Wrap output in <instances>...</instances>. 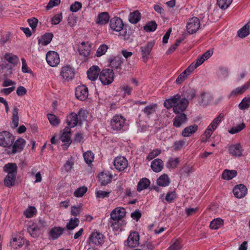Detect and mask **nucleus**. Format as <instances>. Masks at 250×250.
I'll use <instances>...</instances> for the list:
<instances>
[{
	"label": "nucleus",
	"instance_id": "12",
	"mask_svg": "<svg viewBox=\"0 0 250 250\" xmlns=\"http://www.w3.org/2000/svg\"><path fill=\"white\" fill-rule=\"evenodd\" d=\"M110 27L116 32H121L124 27V23L122 19L118 17H114L110 20Z\"/></svg>",
	"mask_w": 250,
	"mask_h": 250
},
{
	"label": "nucleus",
	"instance_id": "14",
	"mask_svg": "<svg viewBox=\"0 0 250 250\" xmlns=\"http://www.w3.org/2000/svg\"><path fill=\"white\" fill-rule=\"evenodd\" d=\"M114 166L116 169L121 171L125 170L127 167L128 161L125 157H117L114 161Z\"/></svg>",
	"mask_w": 250,
	"mask_h": 250
},
{
	"label": "nucleus",
	"instance_id": "23",
	"mask_svg": "<svg viewBox=\"0 0 250 250\" xmlns=\"http://www.w3.org/2000/svg\"><path fill=\"white\" fill-rule=\"evenodd\" d=\"M64 229L61 227L52 228L49 232V237L52 240L58 239L62 234Z\"/></svg>",
	"mask_w": 250,
	"mask_h": 250
},
{
	"label": "nucleus",
	"instance_id": "33",
	"mask_svg": "<svg viewBox=\"0 0 250 250\" xmlns=\"http://www.w3.org/2000/svg\"><path fill=\"white\" fill-rule=\"evenodd\" d=\"M250 88V81L245 83L243 85L238 87L231 92L232 95H237L244 93Z\"/></svg>",
	"mask_w": 250,
	"mask_h": 250
},
{
	"label": "nucleus",
	"instance_id": "40",
	"mask_svg": "<svg viewBox=\"0 0 250 250\" xmlns=\"http://www.w3.org/2000/svg\"><path fill=\"white\" fill-rule=\"evenodd\" d=\"M169 178L166 174L160 176L157 181V184L162 187H166L169 185Z\"/></svg>",
	"mask_w": 250,
	"mask_h": 250
},
{
	"label": "nucleus",
	"instance_id": "2",
	"mask_svg": "<svg viewBox=\"0 0 250 250\" xmlns=\"http://www.w3.org/2000/svg\"><path fill=\"white\" fill-rule=\"evenodd\" d=\"M84 114V111L80 109L78 114L72 112L66 118V123L70 128L74 127L78 124H82L81 116Z\"/></svg>",
	"mask_w": 250,
	"mask_h": 250
},
{
	"label": "nucleus",
	"instance_id": "60",
	"mask_svg": "<svg viewBox=\"0 0 250 250\" xmlns=\"http://www.w3.org/2000/svg\"><path fill=\"white\" fill-rule=\"evenodd\" d=\"M221 120V114H220L212 121L208 127L211 128V130H214L220 123Z\"/></svg>",
	"mask_w": 250,
	"mask_h": 250
},
{
	"label": "nucleus",
	"instance_id": "55",
	"mask_svg": "<svg viewBox=\"0 0 250 250\" xmlns=\"http://www.w3.org/2000/svg\"><path fill=\"white\" fill-rule=\"evenodd\" d=\"M87 191L86 187H82L77 188L74 192V196L76 197H82Z\"/></svg>",
	"mask_w": 250,
	"mask_h": 250
},
{
	"label": "nucleus",
	"instance_id": "42",
	"mask_svg": "<svg viewBox=\"0 0 250 250\" xmlns=\"http://www.w3.org/2000/svg\"><path fill=\"white\" fill-rule=\"evenodd\" d=\"M4 58L8 62L13 65H17L19 61L18 56L12 53H6L4 56Z\"/></svg>",
	"mask_w": 250,
	"mask_h": 250
},
{
	"label": "nucleus",
	"instance_id": "11",
	"mask_svg": "<svg viewBox=\"0 0 250 250\" xmlns=\"http://www.w3.org/2000/svg\"><path fill=\"white\" fill-rule=\"evenodd\" d=\"M188 105V101L185 98L180 99L179 101L175 104L173 107V112L175 114L182 113L187 108Z\"/></svg>",
	"mask_w": 250,
	"mask_h": 250
},
{
	"label": "nucleus",
	"instance_id": "34",
	"mask_svg": "<svg viewBox=\"0 0 250 250\" xmlns=\"http://www.w3.org/2000/svg\"><path fill=\"white\" fill-rule=\"evenodd\" d=\"M53 37V34L51 33H45L38 40V43L42 45H46L52 41Z\"/></svg>",
	"mask_w": 250,
	"mask_h": 250
},
{
	"label": "nucleus",
	"instance_id": "19",
	"mask_svg": "<svg viewBox=\"0 0 250 250\" xmlns=\"http://www.w3.org/2000/svg\"><path fill=\"white\" fill-rule=\"evenodd\" d=\"M61 75L64 79L69 81L74 77V70L70 66L66 65L62 68Z\"/></svg>",
	"mask_w": 250,
	"mask_h": 250
},
{
	"label": "nucleus",
	"instance_id": "5",
	"mask_svg": "<svg viewBox=\"0 0 250 250\" xmlns=\"http://www.w3.org/2000/svg\"><path fill=\"white\" fill-rule=\"evenodd\" d=\"M15 140L14 136L10 132L3 131L0 132V146L3 147L12 146Z\"/></svg>",
	"mask_w": 250,
	"mask_h": 250
},
{
	"label": "nucleus",
	"instance_id": "41",
	"mask_svg": "<svg viewBox=\"0 0 250 250\" xmlns=\"http://www.w3.org/2000/svg\"><path fill=\"white\" fill-rule=\"evenodd\" d=\"M180 163L179 158H170L166 163V167L168 169L176 168Z\"/></svg>",
	"mask_w": 250,
	"mask_h": 250
},
{
	"label": "nucleus",
	"instance_id": "21",
	"mask_svg": "<svg viewBox=\"0 0 250 250\" xmlns=\"http://www.w3.org/2000/svg\"><path fill=\"white\" fill-rule=\"evenodd\" d=\"M91 45L88 42H82L79 46L78 51L80 55L87 57L91 50Z\"/></svg>",
	"mask_w": 250,
	"mask_h": 250
},
{
	"label": "nucleus",
	"instance_id": "43",
	"mask_svg": "<svg viewBox=\"0 0 250 250\" xmlns=\"http://www.w3.org/2000/svg\"><path fill=\"white\" fill-rule=\"evenodd\" d=\"M224 221L223 219L218 218L213 220L210 223V228L212 229H217L223 225Z\"/></svg>",
	"mask_w": 250,
	"mask_h": 250
},
{
	"label": "nucleus",
	"instance_id": "31",
	"mask_svg": "<svg viewBox=\"0 0 250 250\" xmlns=\"http://www.w3.org/2000/svg\"><path fill=\"white\" fill-rule=\"evenodd\" d=\"M180 99L181 96L179 94L175 95L171 98L166 100L164 103V105L167 108H170L173 107Z\"/></svg>",
	"mask_w": 250,
	"mask_h": 250
},
{
	"label": "nucleus",
	"instance_id": "61",
	"mask_svg": "<svg viewBox=\"0 0 250 250\" xmlns=\"http://www.w3.org/2000/svg\"><path fill=\"white\" fill-rule=\"evenodd\" d=\"M48 119L50 123L53 126L57 125L59 123V120L54 114H48Z\"/></svg>",
	"mask_w": 250,
	"mask_h": 250
},
{
	"label": "nucleus",
	"instance_id": "15",
	"mask_svg": "<svg viewBox=\"0 0 250 250\" xmlns=\"http://www.w3.org/2000/svg\"><path fill=\"white\" fill-rule=\"evenodd\" d=\"M195 69L196 68L193 66V64H191L184 72L178 76L175 81L176 84H180L182 83L193 72Z\"/></svg>",
	"mask_w": 250,
	"mask_h": 250
},
{
	"label": "nucleus",
	"instance_id": "9",
	"mask_svg": "<svg viewBox=\"0 0 250 250\" xmlns=\"http://www.w3.org/2000/svg\"><path fill=\"white\" fill-rule=\"evenodd\" d=\"M70 128L69 127H65L64 131L60 136V140L64 144L62 146L64 150H66L69 145L71 144L72 141L70 138Z\"/></svg>",
	"mask_w": 250,
	"mask_h": 250
},
{
	"label": "nucleus",
	"instance_id": "30",
	"mask_svg": "<svg viewBox=\"0 0 250 250\" xmlns=\"http://www.w3.org/2000/svg\"><path fill=\"white\" fill-rule=\"evenodd\" d=\"M17 166L15 163H8L3 167V171L8 175L16 176Z\"/></svg>",
	"mask_w": 250,
	"mask_h": 250
},
{
	"label": "nucleus",
	"instance_id": "53",
	"mask_svg": "<svg viewBox=\"0 0 250 250\" xmlns=\"http://www.w3.org/2000/svg\"><path fill=\"white\" fill-rule=\"evenodd\" d=\"M232 0H217V4L222 9H227L231 3Z\"/></svg>",
	"mask_w": 250,
	"mask_h": 250
},
{
	"label": "nucleus",
	"instance_id": "37",
	"mask_svg": "<svg viewBox=\"0 0 250 250\" xmlns=\"http://www.w3.org/2000/svg\"><path fill=\"white\" fill-rule=\"evenodd\" d=\"M237 171L235 170H225L222 174L223 179L227 180H229L235 177L237 175Z\"/></svg>",
	"mask_w": 250,
	"mask_h": 250
},
{
	"label": "nucleus",
	"instance_id": "13",
	"mask_svg": "<svg viewBox=\"0 0 250 250\" xmlns=\"http://www.w3.org/2000/svg\"><path fill=\"white\" fill-rule=\"evenodd\" d=\"M75 95L76 98L80 100H86L88 96L87 87L83 85L78 86L75 90Z\"/></svg>",
	"mask_w": 250,
	"mask_h": 250
},
{
	"label": "nucleus",
	"instance_id": "52",
	"mask_svg": "<svg viewBox=\"0 0 250 250\" xmlns=\"http://www.w3.org/2000/svg\"><path fill=\"white\" fill-rule=\"evenodd\" d=\"M157 27V24L154 21H151L147 22L144 26V30L146 32L154 31Z\"/></svg>",
	"mask_w": 250,
	"mask_h": 250
},
{
	"label": "nucleus",
	"instance_id": "44",
	"mask_svg": "<svg viewBox=\"0 0 250 250\" xmlns=\"http://www.w3.org/2000/svg\"><path fill=\"white\" fill-rule=\"evenodd\" d=\"M249 22L246 24L243 27H242L238 31L237 34L239 37L243 38L249 34L250 25H249Z\"/></svg>",
	"mask_w": 250,
	"mask_h": 250
},
{
	"label": "nucleus",
	"instance_id": "6",
	"mask_svg": "<svg viewBox=\"0 0 250 250\" xmlns=\"http://www.w3.org/2000/svg\"><path fill=\"white\" fill-rule=\"evenodd\" d=\"M104 243V235L98 232H93L87 240L89 246H100Z\"/></svg>",
	"mask_w": 250,
	"mask_h": 250
},
{
	"label": "nucleus",
	"instance_id": "26",
	"mask_svg": "<svg viewBox=\"0 0 250 250\" xmlns=\"http://www.w3.org/2000/svg\"><path fill=\"white\" fill-rule=\"evenodd\" d=\"M243 150L242 147L239 144L231 145L229 148V154L233 156H241Z\"/></svg>",
	"mask_w": 250,
	"mask_h": 250
},
{
	"label": "nucleus",
	"instance_id": "45",
	"mask_svg": "<svg viewBox=\"0 0 250 250\" xmlns=\"http://www.w3.org/2000/svg\"><path fill=\"white\" fill-rule=\"evenodd\" d=\"M27 231L30 235L33 238L38 237L40 234V230L34 224L29 226L27 228Z\"/></svg>",
	"mask_w": 250,
	"mask_h": 250
},
{
	"label": "nucleus",
	"instance_id": "51",
	"mask_svg": "<svg viewBox=\"0 0 250 250\" xmlns=\"http://www.w3.org/2000/svg\"><path fill=\"white\" fill-rule=\"evenodd\" d=\"M246 127V125L244 123L235 126L231 127L229 130V132L230 134H233L237 133L242 130Z\"/></svg>",
	"mask_w": 250,
	"mask_h": 250
},
{
	"label": "nucleus",
	"instance_id": "36",
	"mask_svg": "<svg viewBox=\"0 0 250 250\" xmlns=\"http://www.w3.org/2000/svg\"><path fill=\"white\" fill-rule=\"evenodd\" d=\"M157 106L156 104L149 105L145 107L143 111L147 118H150L151 115L155 113Z\"/></svg>",
	"mask_w": 250,
	"mask_h": 250
},
{
	"label": "nucleus",
	"instance_id": "50",
	"mask_svg": "<svg viewBox=\"0 0 250 250\" xmlns=\"http://www.w3.org/2000/svg\"><path fill=\"white\" fill-rule=\"evenodd\" d=\"M250 105V97H245L239 104V108L241 110L248 109Z\"/></svg>",
	"mask_w": 250,
	"mask_h": 250
},
{
	"label": "nucleus",
	"instance_id": "62",
	"mask_svg": "<svg viewBox=\"0 0 250 250\" xmlns=\"http://www.w3.org/2000/svg\"><path fill=\"white\" fill-rule=\"evenodd\" d=\"M161 153V150L159 149H156L151 151L148 155L146 159L150 161L155 157L158 156Z\"/></svg>",
	"mask_w": 250,
	"mask_h": 250
},
{
	"label": "nucleus",
	"instance_id": "48",
	"mask_svg": "<svg viewBox=\"0 0 250 250\" xmlns=\"http://www.w3.org/2000/svg\"><path fill=\"white\" fill-rule=\"evenodd\" d=\"M79 220L77 218H71L66 225V228L68 230L74 229L79 224Z\"/></svg>",
	"mask_w": 250,
	"mask_h": 250
},
{
	"label": "nucleus",
	"instance_id": "20",
	"mask_svg": "<svg viewBox=\"0 0 250 250\" xmlns=\"http://www.w3.org/2000/svg\"><path fill=\"white\" fill-rule=\"evenodd\" d=\"M212 100L211 95L208 93H202L199 97V104L200 106L205 107L209 104Z\"/></svg>",
	"mask_w": 250,
	"mask_h": 250
},
{
	"label": "nucleus",
	"instance_id": "64",
	"mask_svg": "<svg viewBox=\"0 0 250 250\" xmlns=\"http://www.w3.org/2000/svg\"><path fill=\"white\" fill-rule=\"evenodd\" d=\"M27 21L32 30L35 31L38 23V20L37 18L33 17L28 19Z\"/></svg>",
	"mask_w": 250,
	"mask_h": 250
},
{
	"label": "nucleus",
	"instance_id": "1",
	"mask_svg": "<svg viewBox=\"0 0 250 250\" xmlns=\"http://www.w3.org/2000/svg\"><path fill=\"white\" fill-rule=\"evenodd\" d=\"M126 214L125 209L124 208L118 207L115 208L110 214V218L115 221L112 223L111 226L113 229H119V221L122 220Z\"/></svg>",
	"mask_w": 250,
	"mask_h": 250
},
{
	"label": "nucleus",
	"instance_id": "16",
	"mask_svg": "<svg viewBox=\"0 0 250 250\" xmlns=\"http://www.w3.org/2000/svg\"><path fill=\"white\" fill-rule=\"evenodd\" d=\"M139 235L135 231L130 233L126 241V245L129 248H132L137 247L139 244Z\"/></svg>",
	"mask_w": 250,
	"mask_h": 250
},
{
	"label": "nucleus",
	"instance_id": "47",
	"mask_svg": "<svg viewBox=\"0 0 250 250\" xmlns=\"http://www.w3.org/2000/svg\"><path fill=\"white\" fill-rule=\"evenodd\" d=\"M184 97L188 100H192L196 95V92L193 88H188L184 92Z\"/></svg>",
	"mask_w": 250,
	"mask_h": 250
},
{
	"label": "nucleus",
	"instance_id": "63",
	"mask_svg": "<svg viewBox=\"0 0 250 250\" xmlns=\"http://www.w3.org/2000/svg\"><path fill=\"white\" fill-rule=\"evenodd\" d=\"M34 225L40 230L48 227V226L47 223L42 218L39 219L38 223Z\"/></svg>",
	"mask_w": 250,
	"mask_h": 250
},
{
	"label": "nucleus",
	"instance_id": "46",
	"mask_svg": "<svg viewBox=\"0 0 250 250\" xmlns=\"http://www.w3.org/2000/svg\"><path fill=\"white\" fill-rule=\"evenodd\" d=\"M18 109L17 107H14L12 112V124L13 125V127L16 128L19 125V116H18Z\"/></svg>",
	"mask_w": 250,
	"mask_h": 250
},
{
	"label": "nucleus",
	"instance_id": "22",
	"mask_svg": "<svg viewBox=\"0 0 250 250\" xmlns=\"http://www.w3.org/2000/svg\"><path fill=\"white\" fill-rule=\"evenodd\" d=\"M88 79L91 81L96 80L100 76V69L98 66L93 65L91 67L87 72Z\"/></svg>",
	"mask_w": 250,
	"mask_h": 250
},
{
	"label": "nucleus",
	"instance_id": "24",
	"mask_svg": "<svg viewBox=\"0 0 250 250\" xmlns=\"http://www.w3.org/2000/svg\"><path fill=\"white\" fill-rule=\"evenodd\" d=\"M177 114L174 119L173 125L176 127H179L187 122L188 118L185 113H181Z\"/></svg>",
	"mask_w": 250,
	"mask_h": 250
},
{
	"label": "nucleus",
	"instance_id": "4",
	"mask_svg": "<svg viewBox=\"0 0 250 250\" xmlns=\"http://www.w3.org/2000/svg\"><path fill=\"white\" fill-rule=\"evenodd\" d=\"M114 76L113 70L106 68L100 72L99 79L103 84L109 85L113 82Z\"/></svg>",
	"mask_w": 250,
	"mask_h": 250
},
{
	"label": "nucleus",
	"instance_id": "25",
	"mask_svg": "<svg viewBox=\"0 0 250 250\" xmlns=\"http://www.w3.org/2000/svg\"><path fill=\"white\" fill-rule=\"evenodd\" d=\"M213 54V51L211 50H209L203 54L201 56L198 57L195 63H192L193 66L196 68L199 65L202 64L205 60L208 59Z\"/></svg>",
	"mask_w": 250,
	"mask_h": 250
},
{
	"label": "nucleus",
	"instance_id": "8",
	"mask_svg": "<svg viewBox=\"0 0 250 250\" xmlns=\"http://www.w3.org/2000/svg\"><path fill=\"white\" fill-rule=\"evenodd\" d=\"M46 60L48 64L52 66L55 67L60 63L59 54L55 51H49L46 55Z\"/></svg>",
	"mask_w": 250,
	"mask_h": 250
},
{
	"label": "nucleus",
	"instance_id": "57",
	"mask_svg": "<svg viewBox=\"0 0 250 250\" xmlns=\"http://www.w3.org/2000/svg\"><path fill=\"white\" fill-rule=\"evenodd\" d=\"M108 48V47L106 44H103L101 45L96 51V56L101 57L104 55L107 51Z\"/></svg>",
	"mask_w": 250,
	"mask_h": 250
},
{
	"label": "nucleus",
	"instance_id": "38",
	"mask_svg": "<svg viewBox=\"0 0 250 250\" xmlns=\"http://www.w3.org/2000/svg\"><path fill=\"white\" fill-rule=\"evenodd\" d=\"M150 181L146 178H144L140 180L137 185V190L141 191L143 189L147 188L150 185Z\"/></svg>",
	"mask_w": 250,
	"mask_h": 250
},
{
	"label": "nucleus",
	"instance_id": "54",
	"mask_svg": "<svg viewBox=\"0 0 250 250\" xmlns=\"http://www.w3.org/2000/svg\"><path fill=\"white\" fill-rule=\"evenodd\" d=\"M83 156L85 163L88 165L91 164L94 160V155L91 151L85 152Z\"/></svg>",
	"mask_w": 250,
	"mask_h": 250
},
{
	"label": "nucleus",
	"instance_id": "27",
	"mask_svg": "<svg viewBox=\"0 0 250 250\" xmlns=\"http://www.w3.org/2000/svg\"><path fill=\"white\" fill-rule=\"evenodd\" d=\"M110 66L116 69H121V64L123 63L122 58L119 56L114 57L113 58L109 59L108 61Z\"/></svg>",
	"mask_w": 250,
	"mask_h": 250
},
{
	"label": "nucleus",
	"instance_id": "35",
	"mask_svg": "<svg viewBox=\"0 0 250 250\" xmlns=\"http://www.w3.org/2000/svg\"><path fill=\"white\" fill-rule=\"evenodd\" d=\"M198 129V125H189L183 130L182 132V135L184 137H189L191 134L195 133Z\"/></svg>",
	"mask_w": 250,
	"mask_h": 250
},
{
	"label": "nucleus",
	"instance_id": "17",
	"mask_svg": "<svg viewBox=\"0 0 250 250\" xmlns=\"http://www.w3.org/2000/svg\"><path fill=\"white\" fill-rule=\"evenodd\" d=\"M25 144L26 141L24 139L21 138L18 139L12 145V153L15 154L21 152L23 149Z\"/></svg>",
	"mask_w": 250,
	"mask_h": 250
},
{
	"label": "nucleus",
	"instance_id": "39",
	"mask_svg": "<svg viewBox=\"0 0 250 250\" xmlns=\"http://www.w3.org/2000/svg\"><path fill=\"white\" fill-rule=\"evenodd\" d=\"M141 17V14L139 11L136 10L130 13L129 15V21L132 23L135 24L140 20Z\"/></svg>",
	"mask_w": 250,
	"mask_h": 250
},
{
	"label": "nucleus",
	"instance_id": "10",
	"mask_svg": "<svg viewBox=\"0 0 250 250\" xmlns=\"http://www.w3.org/2000/svg\"><path fill=\"white\" fill-rule=\"evenodd\" d=\"M155 44L154 41L148 42L146 44L141 47V51L142 55L143 60L146 62L148 60L149 55Z\"/></svg>",
	"mask_w": 250,
	"mask_h": 250
},
{
	"label": "nucleus",
	"instance_id": "59",
	"mask_svg": "<svg viewBox=\"0 0 250 250\" xmlns=\"http://www.w3.org/2000/svg\"><path fill=\"white\" fill-rule=\"evenodd\" d=\"M172 244L169 247L167 250H180L182 248L180 242L179 240H172Z\"/></svg>",
	"mask_w": 250,
	"mask_h": 250
},
{
	"label": "nucleus",
	"instance_id": "49",
	"mask_svg": "<svg viewBox=\"0 0 250 250\" xmlns=\"http://www.w3.org/2000/svg\"><path fill=\"white\" fill-rule=\"evenodd\" d=\"M15 178L16 176L7 174L4 180L5 185L7 187H11L14 184Z\"/></svg>",
	"mask_w": 250,
	"mask_h": 250
},
{
	"label": "nucleus",
	"instance_id": "58",
	"mask_svg": "<svg viewBox=\"0 0 250 250\" xmlns=\"http://www.w3.org/2000/svg\"><path fill=\"white\" fill-rule=\"evenodd\" d=\"M20 239H18V241ZM17 241L18 239L16 238H13L10 241V245L14 249L21 247L23 245V241L22 242V239H21V241L18 242H17Z\"/></svg>",
	"mask_w": 250,
	"mask_h": 250
},
{
	"label": "nucleus",
	"instance_id": "3",
	"mask_svg": "<svg viewBox=\"0 0 250 250\" xmlns=\"http://www.w3.org/2000/svg\"><path fill=\"white\" fill-rule=\"evenodd\" d=\"M125 119L121 115H116L113 117L110 122L111 129L115 131L123 130L125 127Z\"/></svg>",
	"mask_w": 250,
	"mask_h": 250
},
{
	"label": "nucleus",
	"instance_id": "56",
	"mask_svg": "<svg viewBox=\"0 0 250 250\" xmlns=\"http://www.w3.org/2000/svg\"><path fill=\"white\" fill-rule=\"evenodd\" d=\"M228 69L225 67H220L217 73V76L220 79H225L228 76Z\"/></svg>",
	"mask_w": 250,
	"mask_h": 250
},
{
	"label": "nucleus",
	"instance_id": "7",
	"mask_svg": "<svg viewBox=\"0 0 250 250\" xmlns=\"http://www.w3.org/2000/svg\"><path fill=\"white\" fill-rule=\"evenodd\" d=\"M200 22L198 18L193 17L190 19L187 24V29L190 34L196 33L199 29Z\"/></svg>",
	"mask_w": 250,
	"mask_h": 250
},
{
	"label": "nucleus",
	"instance_id": "18",
	"mask_svg": "<svg viewBox=\"0 0 250 250\" xmlns=\"http://www.w3.org/2000/svg\"><path fill=\"white\" fill-rule=\"evenodd\" d=\"M233 193L237 198L244 197L247 193V188L243 184L236 185L233 189Z\"/></svg>",
	"mask_w": 250,
	"mask_h": 250
},
{
	"label": "nucleus",
	"instance_id": "29",
	"mask_svg": "<svg viewBox=\"0 0 250 250\" xmlns=\"http://www.w3.org/2000/svg\"><path fill=\"white\" fill-rule=\"evenodd\" d=\"M109 18V14L107 12H102L98 15L95 22L100 25L105 24L108 22Z\"/></svg>",
	"mask_w": 250,
	"mask_h": 250
},
{
	"label": "nucleus",
	"instance_id": "32",
	"mask_svg": "<svg viewBox=\"0 0 250 250\" xmlns=\"http://www.w3.org/2000/svg\"><path fill=\"white\" fill-rule=\"evenodd\" d=\"M112 178V175L109 172H101L99 176V180L102 185L109 183Z\"/></svg>",
	"mask_w": 250,
	"mask_h": 250
},
{
	"label": "nucleus",
	"instance_id": "28",
	"mask_svg": "<svg viewBox=\"0 0 250 250\" xmlns=\"http://www.w3.org/2000/svg\"><path fill=\"white\" fill-rule=\"evenodd\" d=\"M164 167V163L160 159H155L151 163V168L155 172H160Z\"/></svg>",
	"mask_w": 250,
	"mask_h": 250
}]
</instances>
